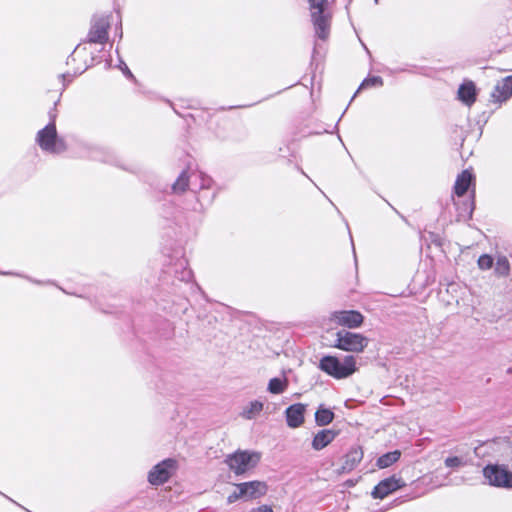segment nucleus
Here are the masks:
<instances>
[{
	"mask_svg": "<svg viewBox=\"0 0 512 512\" xmlns=\"http://www.w3.org/2000/svg\"><path fill=\"white\" fill-rule=\"evenodd\" d=\"M308 9L316 36L326 40L330 34L332 10L328 0H308Z\"/></svg>",
	"mask_w": 512,
	"mask_h": 512,
	"instance_id": "1",
	"label": "nucleus"
},
{
	"mask_svg": "<svg viewBox=\"0 0 512 512\" xmlns=\"http://www.w3.org/2000/svg\"><path fill=\"white\" fill-rule=\"evenodd\" d=\"M356 364V358L352 355H347L342 360L335 356H324L320 360L319 368L336 379H344L356 372Z\"/></svg>",
	"mask_w": 512,
	"mask_h": 512,
	"instance_id": "2",
	"label": "nucleus"
},
{
	"mask_svg": "<svg viewBox=\"0 0 512 512\" xmlns=\"http://www.w3.org/2000/svg\"><path fill=\"white\" fill-rule=\"evenodd\" d=\"M261 460V453L253 450H237L228 454L225 463L237 476L246 474L254 469Z\"/></svg>",
	"mask_w": 512,
	"mask_h": 512,
	"instance_id": "3",
	"label": "nucleus"
},
{
	"mask_svg": "<svg viewBox=\"0 0 512 512\" xmlns=\"http://www.w3.org/2000/svg\"><path fill=\"white\" fill-rule=\"evenodd\" d=\"M369 339L355 332L340 330L336 333L334 347L351 353H362L368 346Z\"/></svg>",
	"mask_w": 512,
	"mask_h": 512,
	"instance_id": "4",
	"label": "nucleus"
},
{
	"mask_svg": "<svg viewBox=\"0 0 512 512\" xmlns=\"http://www.w3.org/2000/svg\"><path fill=\"white\" fill-rule=\"evenodd\" d=\"M179 463L174 458H166L154 465L147 474V481L152 486H161L167 483L177 472Z\"/></svg>",
	"mask_w": 512,
	"mask_h": 512,
	"instance_id": "5",
	"label": "nucleus"
},
{
	"mask_svg": "<svg viewBox=\"0 0 512 512\" xmlns=\"http://www.w3.org/2000/svg\"><path fill=\"white\" fill-rule=\"evenodd\" d=\"M483 475L491 486L512 489V472L503 465H487L483 469Z\"/></svg>",
	"mask_w": 512,
	"mask_h": 512,
	"instance_id": "6",
	"label": "nucleus"
},
{
	"mask_svg": "<svg viewBox=\"0 0 512 512\" xmlns=\"http://www.w3.org/2000/svg\"><path fill=\"white\" fill-rule=\"evenodd\" d=\"M36 141L45 152L61 153L66 149V142L57 134V130H39Z\"/></svg>",
	"mask_w": 512,
	"mask_h": 512,
	"instance_id": "7",
	"label": "nucleus"
},
{
	"mask_svg": "<svg viewBox=\"0 0 512 512\" xmlns=\"http://www.w3.org/2000/svg\"><path fill=\"white\" fill-rule=\"evenodd\" d=\"M512 97V75L498 80L491 91L490 101L502 105Z\"/></svg>",
	"mask_w": 512,
	"mask_h": 512,
	"instance_id": "8",
	"label": "nucleus"
},
{
	"mask_svg": "<svg viewBox=\"0 0 512 512\" xmlns=\"http://www.w3.org/2000/svg\"><path fill=\"white\" fill-rule=\"evenodd\" d=\"M331 319L340 326L349 329H355L363 324V315L355 310L336 311L332 314Z\"/></svg>",
	"mask_w": 512,
	"mask_h": 512,
	"instance_id": "9",
	"label": "nucleus"
},
{
	"mask_svg": "<svg viewBox=\"0 0 512 512\" xmlns=\"http://www.w3.org/2000/svg\"><path fill=\"white\" fill-rule=\"evenodd\" d=\"M243 490L244 501H251L265 496L268 492V485L265 481L253 480L240 483Z\"/></svg>",
	"mask_w": 512,
	"mask_h": 512,
	"instance_id": "10",
	"label": "nucleus"
},
{
	"mask_svg": "<svg viewBox=\"0 0 512 512\" xmlns=\"http://www.w3.org/2000/svg\"><path fill=\"white\" fill-rule=\"evenodd\" d=\"M405 483L401 478H397L395 476L386 478L378 483V485L375 486L372 496L374 498L383 499L386 496H388L390 493L398 490L399 488L403 487Z\"/></svg>",
	"mask_w": 512,
	"mask_h": 512,
	"instance_id": "11",
	"label": "nucleus"
},
{
	"mask_svg": "<svg viewBox=\"0 0 512 512\" xmlns=\"http://www.w3.org/2000/svg\"><path fill=\"white\" fill-rule=\"evenodd\" d=\"M306 405L297 403L289 406L285 411L286 422L290 428H298L305 421Z\"/></svg>",
	"mask_w": 512,
	"mask_h": 512,
	"instance_id": "12",
	"label": "nucleus"
},
{
	"mask_svg": "<svg viewBox=\"0 0 512 512\" xmlns=\"http://www.w3.org/2000/svg\"><path fill=\"white\" fill-rule=\"evenodd\" d=\"M109 23L105 17H101L94 21L88 38L92 43H104L108 37Z\"/></svg>",
	"mask_w": 512,
	"mask_h": 512,
	"instance_id": "13",
	"label": "nucleus"
},
{
	"mask_svg": "<svg viewBox=\"0 0 512 512\" xmlns=\"http://www.w3.org/2000/svg\"><path fill=\"white\" fill-rule=\"evenodd\" d=\"M337 435L338 432L332 429L320 430L314 435L311 446L315 451H320L327 447Z\"/></svg>",
	"mask_w": 512,
	"mask_h": 512,
	"instance_id": "14",
	"label": "nucleus"
},
{
	"mask_svg": "<svg viewBox=\"0 0 512 512\" xmlns=\"http://www.w3.org/2000/svg\"><path fill=\"white\" fill-rule=\"evenodd\" d=\"M363 451L359 447L351 448L343 458L342 472L352 471L362 460Z\"/></svg>",
	"mask_w": 512,
	"mask_h": 512,
	"instance_id": "15",
	"label": "nucleus"
},
{
	"mask_svg": "<svg viewBox=\"0 0 512 512\" xmlns=\"http://www.w3.org/2000/svg\"><path fill=\"white\" fill-rule=\"evenodd\" d=\"M474 183V176L471 171L464 170L455 181L454 192L458 197L463 196Z\"/></svg>",
	"mask_w": 512,
	"mask_h": 512,
	"instance_id": "16",
	"label": "nucleus"
},
{
	"mask_svg": "<svg viewBox=\"0 0 512 512\" xmlns=\"http://www.w3.org/2000/svg\"><path fill=\"white\" fill-rule=\"evenodd\" d=\"M458 98L464 104L470 106L476 99V87L472 81L464 82L458 89Z\"/></svg>",
	"mask_w": 512,
	"mask_h": 512,
	"instance_id": "17",
	"label": "nucleus"
},
{
	"mask_svg": "<svg viewBox=\"0 0 512 512\" xmlns=\"http://www.w3.org/2000/svg\"><path fill=\"white\" fill-rule=\"evenodd\" d=\"M264 403L259 400H253L247 403L240 412V416L246 420L257 418L263 411Z\"/></svg>",
	"mask_w": 512,
	"mask_h": 512,
	"instance_id": "18",
	"label": "nucleus"
},
{
	"mask_svg": "<svg viewBox=\"0 0 512 512\" xmlns=\"http://www.w3.org/2000/svg\"><path fill=\"white\" fill-rule=\"evenodd\" d=\"M334 419V413L321 405L315 413V421L319 426H326L330 424Z\"/></svg>",
	"mask_w": 512,
	"mask_h": 512,
	"instance_id": "19",
	"label": "nucleus"
},
{
	"mask_svg": "<svg viewBox=\"0 0 512 512\" xmlns=\"http://www.w3.org/2000/svg\"><path fill=\"white\" fill-rule=\"evenodd\" d=\"M288 387V380L287 378H272L269 380L267 390L271 394H281L286 391Z\"/></svg>",
	"mask_w": 512,
	"mask_h": 512,
	"instance_id": "20",
	"label": "nucleus"
},
{
	"mask_svg": "<svg viewBox=\"0 0 512 512\" xmlns=\"http://www.w3.org/2000/svg\"><path fill=\"white\" fill-rule=\"evenodd\" d=\"M510 262L504 255H498L495 263V274L499 277H506L510 273Z\"/></svg>",
	"mask_w": 512,
	"mask_h": 512,
	"instance_id": "21",
	"label": "nucleus"
},
{
	"mask_svg": "<svg viewBox=\"0 0 512 512\" xmlns=\"http://www.w3.org/2000/svg\"><path fill=\"white\" fill-rule=\"evenodd\" d=\"M400 455L401 453L398 450L388 452L378 458L377 466L379 468H387L393 463H395L400 458Z\"/></svg>",
	"mask_w": 512,
	"mask_h": 512,
	"instance_id": "22",
	"label": "nucleus"
},
{
	"mask_svg": "<svg viewBox=\"0 0 512 512\" xmlns=\"http://www.w3.org/2000/svg\"><path fill=\"white\" fill-rule=\"evenodd\" d=\"M189 186V176L187 171H183L172 186V190L175 193H183Z\"/></svg>",
	"mask_w": 512,
	"mask_h": 512,
	"instance_id": "23",
	"label": "nucleus"
},
{
	"mask_svg": "<svg viewBox=\"0 0 512 512\" xmlns=\"http://www.w3.org/2000/svg\"><path fill=\"white\" fill-rule=\"evenodd\" d=\"M444 464L447 468L459 469L461 467H464L467 464V462L463 457L449 456L444 460Z\"/></svg>",
	"mask_w": 512,
	"mask_h": 512,
	"instance_id": "24",
	"label": "nucleus"
},
{
	"mask_svg": "<svg viewBox=\"0 0 512 512\" xmlns=\"http://www.w3.org/2000/svg\"><path fill=\"white\" fill-rule=\"evenodd\" d=\"M238 500H244V494L240 483L235 484V489L227 497V502L229 504L235 503Z\"/></svg>",
	"mask_w": 512,
	"mask_h": 512,
	"instance_id": "25",
	"label": "nucleus"
},
{
	"mask_svg": "<svg viewBox=\"0 0 512 512\" xmlns=\"http://www.w3.org/2000/svg\"><path fill=\"white\" fill-rule=\"evenodd\" d=\"M494 263L493 258L488 254H483L478 258L477 264L481 270H489L492 268Z\"/></svg>",
	"mask_w": 512,
	"mask_h": 512,
	"instance_id": "26",
	"label": "nucleus"
},
{
	"mask_svg": "<svg viewBox=\"0 0 512 512\" xmlns=\"http://www.w3.org/2000/svg\"><path fill=\"white\" fill-rule=\"evenodd\" d=\"M382 84H383L382 79L378 76H374V77L365 79L362 82L360 88L380 87V86H382Z\"/></svg>",
	"mask_w": 512,
	"mask_h": 512,
	"instance_id": "27",
	"label": "nucleus"
},
{
	"mask_svg": "<svg viewBox=\"0 0 512 512\" xmlns=\"http://www.w3.org/2000/svg\"><path fill=\"white\" fill-rule=\"evenodd\" d=\"M250 512H273L272 508L268 505H260L253 508Z\"/></svg>",
	"mask_w": 512,
	"mask_h": 512,
	"instance_id": "28",
	"label": "nucleus"
},
{
	"mask_svg": "<svg viewBox=\"0 0 512 512\" xmlns=\"http://www.w3.org/2000/svg\"><path fill=\"white\" fill-rule=\"evenodd\" d=\"M209 183H210V179L209 178L203 179L202 188H208L209 187Z\"/></svg>",
	"mask_w": 512,
	"mask_h": 512,
	"instance_id": "29",
	"label": "nucleus"
},
{
	"mask_svg": "<svg viewBox=\"0 0 512 512\" xmlns=\"http://www.w3.org/2000/svg\"><path fill=\"white\" fill-rule=\"evenodd\" d=\"M122 64H123V67H121L122 71H123L124 73H126L127 75H131V73H130V71H129L128 67H127L124 63H122Z\"/></svg>",
	"mask_w": 512,
	"mask_h": 512,
	"instance_id": "30",
	"label": "nucleus"
},
{
	"mask_svg": "<svg viewBox=\"0 0 512 512\" xmlns=\"http://www.w3.org/2000/svg\"><path fill=\"white\" fill-rule=\"evenodd\" d=\"M376 3H378V0H374Z\"/></svg>",
	"mask_w": 512,
	"mask_h": 512,
	"instance_id": "31",
	"label": "nucleus"
}]
</instances>
